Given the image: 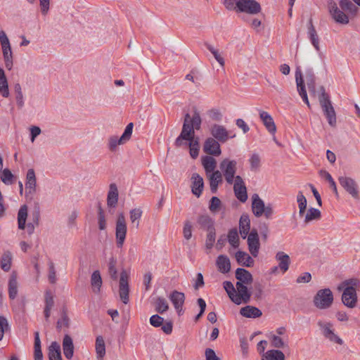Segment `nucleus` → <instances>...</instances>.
Instances as JSON below:
<instances>
[{
	"label": "nucleus",
	"instance_id": "f257e3e1",
	"mask_svg": "<svg viewBox=\"0 0 360 360\" xmlns=\"http://www.w3.org/2000/svg\"><path fill=\"white\" fill-rule=\"evenodd\" d=\"M328 10L331 18L338 24L345 25L349 22V16H355L359 8L349 0L328 1Z\"/></svg>",
	"mask_w": 360,
	"mask_h": 360
},
{
	"label": "nucleus",
	"instance_id": "f03ea898",
	"mask_svg": "<svg viewBox=\"0 0 360 360\" xmlns=\"http://www.w3.org/2000/svg\"><path fill=\"white\" fill-rule=\"evenodd\" d=\"M202 124V119L198 110H193V116L191 117L188 113L184 116V124L179 136L175 140V146L181 147L186 146L188 140H192L195 137V130H200Z\"/></svg>",
	"mask_w": 360,
	"mask_h": 360
},
{
	"label": "nucleus",
	"instance_id": "7ed1b4c3",
	"mask_svg": "<svg viewBox=\"0 0 360 360\" xmlns=\"http://www.w3.org/2000/svg\"><path fill=\"white\" fill-rule=\"evenodd\" d=\"M359 285L357 279L345 280L339 286L338 290H343L342 295V303L349 308H354L357 303L356 288Z\"/></svg>",
	"mask_w": 360,
	"mask_h": 360
},
{
	"label": "nucleus",
	"instance_id": "20e7f679",
	"mask_svg": "<svg viewBox=\"0 0 360 360\" xmlns=\"http://www.w3.org/2000/svg\"><path fill=\"white\" fill-rule=\"evenodd\" d=\"M237 161L229 158H224L219 164L220 172L229 185H232L233 181L237 179Z\"/></svg>",
	"mask_w": 360,
	"mask_h": 360
},
{
	"label": "nucleus",
	"instance_id": "39448f33",
	"mask_svg": "<svg viewBox=\"0 0 360 360\" xmlns=\"http://www.w3.org/2000/svg\"><path fill=\"white\" fill-rule=\"evenodd\" d=\"M333 294L330 288L317 291L313 299L314 305L319 309H329L333 303Z\"/></svg>",
	"mask_w": 360,
	"mask_h": 360
},
{
	"label": "nucleus",
	"instance_id": "423d86ee",
	"mask_svg": "<svg viewBox=\"0 0 360 360\" xmlns=\"http://www.w3.org/2000/svg\"><path fill=\"white\" fill-rule=\"evenodd\" d=\"M317 325L321 330L322 335L332 343L342 345L344 341L335 333L333 323L330 321H319Z\"/></svg>",
	"mask_w": 360,
	"mask_h": 360
},
{
	"label": "nucleus",
	"instance_id": "0eeeda50",
	"mask_svg": "<svg viewBox=\"0 0 360 360\" xmlns=\"http://www.w3.org/2000/svg\"><path fill=\"white\" fill-rule=\"evenodd\" d=\"M321 94L319 100L320 105L323 109L325 115L327 117L328 124L334 127L336 124V115L335 110L331 104L328 95L326 93L325 89L321 88Z\"/></svg>",
	"mask_w": 360,
	"mask_h": 360
},
{
	"label": "nucleus",
	"instance_id": "6e6552de",
	"mask_svg": "<svg viewBox=\"0 0 360 360\" xmlns=\"http://www.w3.org/2000/svg\"><path fill=\"white\" fill-rule=\"evenodd\" d=\"M134 124L132 122L129 123L122 135L118 138L116 136H111L108 139V146L110 151H115L117 146L124 144L131 137L133 131Z\"/></svg>",
	"mask_w": 360,
	"mask_h": 360
},
{
	"label": "nucleus",
	"instance_id": "1a4fd4ad",
	"mask_svg": "<svg viewBox=\"0 0 360 360\" xmlns=\"http://www.w3.org/2000/svg\"><path fill=\"white\" fill-rule=\"evenodd\" d=\"M235 10L250 15H257L261 12L262 7L255 0H238L236 2Z\"/></svg>",
	"mask_w": 360,
	"mask_h": 360
},
{
	"label": "nucleus",
	"instance_id": "9d476101",
	"mask_svg": "<svg viewBox=\"0 0 360 360\" xmlns=\"http://www.w3.org/2000/svg\"><path fill=\"white\" fill-rule=\"evenodd\" d=\"M127 227L125 217L123 213H120L117 216L115 227L116 243L118 248H122L124 245L127 236Z\"/></svg>",
	"mask_w": 360,
	"mask_h": 360
},
{
	"label": "nucleus",
	"instance_id": "9b49d317",
	"mask_svg": "<svg viewBox=\"0 0 360 360\" xmlns=\"http://www.w3.org/2000/svg\"><path fill=\"white\" fill-rule=\"evenodd\" d=\"M210 134L212 136V138L217 140L221 143L226 142L229 139H233L236 136V134H231L226 128L221 124H214L210 127Z\"/></svg>",
	"mask_w": 360,
	"mask_h": 360
},
{
	"label": "nucleus",
	"instance_id": "f8f14e48",
	"mask_svg": "<svg viewBox=\"0 0 360 360\" xmlns=\"http://www.w3.org/2000/svg\"><path fill=\"white\" fill-rule=\"evenodd\" d=\"M0 43L1 45L6 66H11L13 65V57L11 44L6 32L3 30L0 31Z\"/></svg>",
	"mask_w": 360,
	"mask_h": 360
},
{
	"label": "nucleus",
	"instance_id": "ddd939ff",
	"mask_svg": "<svg viewBox=\"0 0 360 360\" xmlns=\"http://www.w3.org/2000/svg\"><path fill=\"white\" fill-rule=\"evenodd\" d=\"M236 287L237 291L236 292V295L233 296V302L236 304H240L242 302H249L251 297V293L249 291L247 285L241 283L240 282H236Z\"/></svg>",
	"mask_w": 360,
	"mask_h": 360
},
{
	"label": "nucleus",
	"instance_id": "4468645a",
	"mask_svg": "<svg viewBox=\"0 0 360 360\" xmlns=\"http://www.w3.org/2000/svg\"><path fill=\"white\" fill-rule=\"evenodd\" d=\"M129 276L126 271L123 270L120 274V285H119V295L121 300L124 304L129 302Z\"/></svg>",
	"mask_w": 360,
	"mask_h": 360
},
{
	"label": "nucleus",
	"instance_id": "2eb2a0df",
	"mask_svg": "<svg viewBox=\"0 0 360 360\" xmlns=\"http://www.w3.org/2000/svg\"><path fill=\"white\" fill-rule=\"evenodd\" d=\"M340 184L354 198H359L358 186L356 181L347 176H340L338 178Z\"/></svg>",
	"mask_w": 360,
	"mask_h": 360
},
{
	"label": "nucleus",
	"instance_id": "dca6fc26",
	"mask_svg": "<svg viewBox=\"0 0 360 360\" xmlns=\"http://www.w3.org/2000/svg\"><path fill=\"white\" fill-rule=\"evenodd\" d=\"M232 185H233V191L237 199L245 202L248 199V193L243 178L240 176H237V179Z\"/></svg>",
	"mask_w": 360,
	"mask_h": 360
},
{
	"label": "nucleus",
	"instance_id": "f3484780",
	"mask_svg": "<svg viewBox=\"0 0 360 360\" xmlns=\"http://www.w3.org/2000/svg\"><path fill=\"white\" fill-rule=\"evenodd\" d=\"M246 238H248L249 251L253 257H256L258 255L260 246L257 230L252 229Z\"/></svg>",
	"mask_w": 360,
	"mask_h": 360
},
{
	"label": "nucleus",
	"instance_id": "a211bd4d",
	"mask_svg": "<svg viewBox=\"0 0 360 360\" xmlns=\"http://www.w3.org/2000/svg\"><path fill=\"white\" fill-rule=\"evenodd\" d=\"M203 150L208 155L219 156L221 153L219 141L212 137L207 138L204 143Z\"/></svg>",
	"mask_w": 360,
	"mask_h": 360
},
{
	"label": "nucleus",
	"instance_id": "6ab92c4d",
	"mask_svg": "<svg viewBox=\"0 0 360 360\" xmlns=\"http://www.w3.org/2000/svg\"><path fill=\"white\" fill-rule=\"evenodd\" d=\"M295 80L297 91L300 96L302 97L303 101L307 105V106L310 108V103L308 100L307 94L304 84L303 74L300 69H297L295 72Z\"/></svg>",
	"mask_w": 360,
	"mask_h": 360
},
{
	"label": "nucleus",
	"instance_id": "aec40b11",
	"mask_svg": "<svg viewBox=\"0 0 360 360\" xmlns=\"http://www.w3.org/2000/svg\"><path fill=\"white\" fill-rule=\"evenodd\" d=\"M295 80L297 91L300 96L302 97L303 101L307 105V106L310 108V103L308 100L307 94L304 84L303 74L300 69H297L295 72Z\"/></svg>",
	"mask_w": 360,
	"mask_h": 360
},
{
	"label": "nucleus",
	"instance_id": "412c9836",
	"mask_svg": "<svg viewBox=\"0 0 360 360\" xmlns=\"http://www.w3.org/2000/svg\"><path fill=\"white\" fill-rule=\"evenodd\" d=\"M169 298L173 304L175 309L180 315L182 311L183 304L185 301L184 293L177 290H174L169 295Z\"/></svg>",
	"mask_w": 360,
	"mask_h": 360
},
{
	"label": "nucleus",
	"instance_id": "4be33fe9",
	"mask_svg": "<svg viewBox=\"0 0 360 360\" xmlns=\"http://www.w3.org/2000/svg\"><path fill=\"white\" fill-rule=\"evenodd\" d=\"M259 117L266 130L274 135L276 132V126L271 115L266 111L259 110Z\"/></svg>",
	"mask_w": 360,
	"mask_h": 360
},
{
	"label": "nucleus",
	"instance_id": "5701e85b",
	"mask_svg": "<svg viewBox=\"0 0 360 360\" xmlns=\"http://www.w3.org/2000/svg\"><path fill=\"white\" fill-rule=\"evenodd\" d=\"M36 176L33 169H28L26 176L25 189L26 195H33L36 191Z\"/></svg>",
	"mask_w": 360,
	"mask_h": 360
},
{
	"label": "nucleus",
	"instance_id": "b1692460",
	"mask_svg": "<svg viewBox=\"0 0 360 360\" xmlns=\"http://www.w3.org/2000/svg\"><path fill=\"white\" fill-rule=\"evenodd\" d=\"M210 181V186L212 193H215L217 191L219 184L222 182L223 175L219 170L214 171L206 174Z\"/></svg>",
	"mask_w": 360,
	"mask_h": 360
},
{
	"label": "nucleus",
	"instance_id": "393cba45",
	"mask_svg": "<svg viewBox=\"0 0 360 360\" xmlns=\"http://www.w3.org/2000/svg\"><path fill=\"white\" fill-rule=\"evenodd\" d=\"M252 210L255 217H259L264 212V202L257 194H254L252 197Z\"/></svg>",
	"mask_w": 360,
	"mask_h": 360
},
{
	"label": "nucleus",
	"instance_id": "a878e982",
	"mask_svg": "<svg viewBox=\"0 0 360 360\" xmlns=\"http://www.w3.org/2000/svg\"><path fill=\"white\" fill-rule=\"evenodd\" d=\"M192 193L197 197H200L204 186L203 179L198 174H193L191 176Z\"/></svg>",
	"mask_w": 360,
	"mask_h": 360
},
{
	"label": "nucleus",
	"instance_id": "bb28decb",
	"mask_svg": "<svg viewBox=\"0 0 360 360\" xmlns=\"http://www.w3.org/2000/svg\"><path fill=\"white\" fill-rule=\"evenodd\" d=\"M63 349L65 358L71 359L74 355V345L72 338L66 334L63 340Z\"/></svg>",
	"mask_w": 360,
	"mask_h": 360
},
{
	"label": "nucleus",
	"instance_id": "cd10ccee",
	"mask_svg": "<svg viewBox=\"0 0 360 360\" xmlns=\"http://www.w3.org/2000/svg\"><path fill=\"white\" fill-rule=\"evenodd\" d=\"M276 259L278 262V267L283 273L286 272L290 266V258L284 252L279 251L276 253Z\"/></svg>",
	"mask_w": 360,
	"mask_h": 360
},
{
	"label": "nucleus",
	"instance_id": "c85d7f7f",
	"mask_svg": "<svg viewBox=\"0 0 360 360\" xmlns=\"http://www.w3.org/2000/svg\"><path fill=\"white\" fill-rule=\"evenodd\" d=\"M240 314L244 317L251 319L259 318L262 315V312L259 308L251 305L242 307Z\"/></svg>",
	"mask_w": 360,
	"mask_h": 360
},
{
	"label": "nucleus",
	"instance_id": "c756f323",
	"mask_svg": "<svg viewBox=\"0 0 360 360\" xmlns=\"http://www.w3.org/2000/svg\"><path fill=\"white\" fill-rule=\"evenodd\" d=\"M236 278L237 282L249 285L252 283L253 278L252 274L246 269L243 268H238L236 271Z\"/></svg>",
	"mask_w": 360,
	"mask_h": 360
},
{
	"label": "nucleus",
	"instance_id": "7c9ffc66",
	"mask_svg": "<svg viewBox=\"0 0 360 360\" xmlns=\"http://www.w3.org/2000/svg\"><path fill=\"white\" fill-rule=\"evenodd\" d=\"M216 265L221 273L226 274L231 270L230 259L226 255H219L216 260Z\"/></svg>",
	"mask_w": 360,
	"mask_h": 360
},
{
	"label": "nucleus",
	"instance_id": "2f4dec72",
	"mask_svg": "<svg viewBox=\"0 0 360 360\" xmlns=\"http://www.w3.org/2000/svg\"><path fill=\"white\" fill-rule=\"evenodd\" d=\"M250 229V220L248 214H243L239 221V231L243 238H246Z\"/></svg>",
	"mask_w": 360,
	"mask_h": 360
},
{
	"label": "nucleus",
	"instance_id": "473e14b6",
	"mask_svg": "<svg viewBox=\"0 0 360 360\" xmlns=\"http://www.w3.org/2000/svg\"><path fill=\"white\" fill-rule=\"evenodd\" d=\"M237 262L247 267L252 266L254 264V259L245 252L238 251L235 255Z\"/></svg>",
	"mask_w": 360,
	"mask_h": 360
},
{
	"label": "nucleus",
	"instance_id": "72a5a7b5",
	"mask_svg": "<svg viewBox=\"0 0 360 360\" xmlns=\"http://www.w3.org/2000/svg\"><path fill=\"white\" fill-rule=\"evenodd\" d=\"M197 223L200 229L207 232L215 230L213 220L207 214L199 216L197 219Z\"/></svg>",
	"mask_w": 360,
	"mask_h": 360
},
{
	"label": "nucleus",
	"instance_id": "f704fd0d",
	"mask_svg": "<svg viewBox=\"0 0 360 360\" xmlns=\"http://www.w3.org/2000/svg\"><path fill=\"white\" fill-rule=\"evenodd\" d=\"M202 165L206 174L216 171L215 169L217 167V161L213 157L210 155H206L202 158Z\"/></svg>",
	"mask_w": 360,
	"mask_h": 360
},
{
	"label": "nucleus",
	"instance_id": "c9c22d12",
	"mask_svg": "<svg viewBox=\"0 0 360 360\" xmlns=\"http://www.w3.org/2000/svg\"><path fill=\"white\" fill-rule=\"evenodd\" d=\"M118 201V190L115 184L110 185V190L108 194L107 202L110 207H115Z\"/></svg>",
	"mask_w": 360,
	"mask_h": 360
},
{
	"label": "nucleus",
	"instance_id": "e433bc0d",
	"mask_svg": "<svg viewBox=\"0 0 360 360\" xmlns=\"http://www.w3.org/2000/svg\"><path fill=\"white\" fill-rule=\"evenodd\" d=\"M96 353L98 360H104L105 355V345L102 336H98L96 340Z\"/></svg>",
	"mask_w": 360,
	"mask_h": 360
},
{
	"label": "nucleus",
	"instance_id": "4c0bfd02",
	"mask_svg": "<svg viewBox=\"0 0 360 360\" xmlns=\"http://www.w3.org/2000/svg\"><path fill=\"white\" fill-rule=\"evenodd\" d=\"M49 360H62L60 346L58 342H53L49 346Z\"/></svg>",
	"mask_w": 360,
	"mask_h": 360
},
{
	"label": "nucleus",
	"instance_id": "58836bf2",
	"mask_svg": "<svg viewBox=\"0 0 360 360\" xmlns=\"http://www.w3.org/2000/svg\"><path fill=\"white\" fill-rule=\"evenodd\" d=\"M28 207L26 205L20 207L18 213V229L23 230L25 228L26 220L27 218Z\"/></svg>",
	"mask_w": 360,
	"mask_h": 360
},
{
	"label": "nucleus",
	"instance_id": "ea45409f",
	"mask_svg": "<svg viewBox=\"0 0 360 360\" xmlns=\"http://www.w3.org/2000/svg\"><path fill=\"white\" fill-rule=\"evenodd\" d=\"M18 283L15 275H11L8 281V295L9 298L14 300L18 295Z\"/></svg>",
	"mask_w": 360,
	"mask_h": 360
},
{
	"label": "nucleus",
	"instance_id": "a19ab883",
	"mask_svg": "<svg viewBox=\"0 0 360 360\" xmlns=\"http://www.w3.org/2000/svg\"><path fill=\"white\" fill-rule=\"evenodd\" d=\"M91 284L94 292L98 293L100 292V289L102 285V278L99 271H94L91 274Z\"/></svg>",
	"mask_w": 360,
	"mask_h": 360
},
{
	"label": "nucleus",
	"instance_id": "79ce46f5",
	"mask_svg": "<svg viewBox=\"0 0 360 360\" xmlns=\"http://www.w3.org/2000/svg\"><path fill=\"white\" fill-rule=\"evenodd\" d=\"M262 360H285V355L281 350L271 349L264 354Z\"/></svg>",
	"mask_w": 360,
	"mask_h": 360
},
{
	"label": "nucleus",
	"instance_id": "37998d69",
	"mask_svg": "<svg viewBox=\"0 0 360 360\" xmlns=\"http://www.w3.org/2000/svg\"><path fill=\"white\" fill-rule=\"evenodd\" d=\"M0 94L5 98L9 96L8 81L3 69H0Z\"/></svg>",
	"mask_w": 360,
	"mask_h": 360
},
{
	"label": "nucleus",
	"instance_id": "c03bdc74",
	"mask_svg": "<svg viewBox=\"0 0 360 360\" xmlns=\"http://www.w3.org/2000/svg\"><path fill=\"white\" fill-rule=\"evenodd\" d=\"M321 214L319 210L310 207L304 216V223L309 224L314 220H319L321 219Z\"/></svg>",
	"mask_w": 360,
	"mask_h": 360
},
{
	"label": "nucleus",
	"instance_id": "a18cd8bd",
	"mask_svg": "<svg viewBox=\"0 0 360 360\" xmlns=\"http://www.w3.org/2000/svg\"><path fill=\"white\" fill-rule=\"evenodd\" d=\"M12 254L9 251H5L1 259V268L5 271H8L11 267Z\"/></svg>",
	"mask_w": 360,
	"mask_h": 360
},
{
	"label": "nucleus",
	"instance_id": "49530a36",
	"mask_svg": "<svg viewBox=\"0 0 360 360\" xmlns=\"http://www.w3.org/2000/svg\"><path fill=\"white\" fill-rule=\"evenodd\" d=\"M186 142H187V145L186 146H188L189 148H190V155H191V156L193 159L196 158L198 157V155L199 149H200L199 139L198 137L197 138H194L192 140L186 141Z\"/></svg>",
	"mask_w": 360,
	"mask_h": 360
},
{
	"label": "nucleus",
	"instance_id": "de8ad7c7",
	"mask_svg": "<svg viewBox=\"0 0 360 360\" xmlns=\"http://www.w3.org/2000/svg\"><path fill=\"white\" fill-rule=\"evenodd\" d=\"M248 162L250 163V169L252 172H257L261 166V158L258 153H253L250 157Z\"/></svg>",
	"mask_w": 360,
	"mask_h": 360
},
{
	"label": "nucleus",
	"instance_id": "09e8293b",
	"mask_svg": "<svg viewBox=\"0 0 360 360\" xmlns=\"http://www.w3.org/2000/svg\"><path fill=\"white\" fill-rule=\"evenodd\" d=\"M203 75L200 69H192L191 72L186 75V79L191 81L195 84H199L202 79Z\"/></svg>",
	"mask_w": 360,
	"mask_h": 360
},
{
	"label": "nucleus",
	"instance_id": "8fccbe9b",
	"mask_svg": "<svg viewBox=\"0 0 360 360\" xmlns=\"http://www.w3.org/2000/svg\"><path fill=\"white\" fill-rule=\"evenodd\" d=\"M142 213L143 212L140 208L132 209L129 212L131 222L136 229L139 226V221L142 216Z\"/></svg>",
	"mask_w": 360,
	"mask_h": 360
},
{
	"label": "nucleus",
	"instance_id": "3c124183",
	"mask_svg": "<svg viewBox=\"0 0 360 360\" xmlns=\"http://www.w3.org/2000/svg\"><path fill=\"white\" fill-rule=\"evenodd\" d=\"M297 202L299 207V215L303 216L307 205V201L302 191H299L297 195Z\"/></svg>",
	"mask_w": 360,
	"mask_h": 360
},
{
	"label": "nucleus",
	"instance_id": "603ef678",
	"mask_svg": "<svg viewBox=\"0 0 360 360\" xmlns=\"http://www.w3.org/2000/svg\"><path fill=\"white\" fill-rule=\"evenodd\" d=\"M269 338L271 341V346L274 347L284 348L287 346V344L283 341V340L276 334L271 333L269 335Z\"/></svg>",
	"mask_w": 360,
	"mask_h": 360
},
{
	"label": "nucleus",
	"instance_id": "864d4df0",
	"mask_svg": "<svg viewBox=\"0 0 360 360\" xmlns=\"http://www.w3.org/2000/svg\"><path fill=\"white\" fill-rule=\"evenodd\" d=\"M169 304L165 298L159 297L155 300V310L160 314H162L167 311Z\"/></svg>",
	"mask_w": 360,
	"mask_h": 360
},
{
	"label": "nucleus",
	"instance_id": "5fc2aeb1",
	"mask_svg": "<svg viewBox=\"0 0 360 360\" xmlns=\"http://www.w3.org/2000/svg\"><path fill=\"white\" fill-rule=\"evenodd\" d=\"M117 259L115 257H111L109 259L108 262V274L110 276V278L115 281H116L118 278L117 271L116 269Z\"/></svg>",
	"mask_w": 360,
	"mask_h": 360
},
{
	"label": "nucleus",
	"instance_id": "6e6d98bb",
	"mask_svg": "<svg viewBox=\"0 0 360 360\" xmlns=\"http://www.w3.org/2000/svg\"><path fill=\"white\" fill-rule=\"evenodd\" d=\"M228 240L233 248H238L239 245V238L238 231L236 229H231L228 233Z\"/></svg>",
	"mask_w": 360,
	"mask_h": 360
},
{
	"label": "nucleus",
	"instance_id": "4d7b16f0",
	"mask_svg": "<svg viewBox=\"0 0 360 360\" xmlns=\"http://www.w3.org/2000/svg\"><path fill=\"white\" fill-rule=\"evenodd\" d=\"M320 174L321 177L324 178L326 181H328V184H330V187L332 188L333 192L335 193L336 196H338V192L336 186V184L334 181L332 176L326 171L321 170L320 172Z\"/></svg>",
	"mask_w": 360,
	"mask_h": 360
},
{
	"label": "nucleus",
	"instance_id": "13d9d810",
	"mask_svg": "<svg viewBox=\"0 0 360 360\" xmlns=\"http://www.w3.org/2000/svg\"><path fill=\"white\" fill-rule=\"evenodd\" d=\"M15 93L16 103L18 107L22 108L24 105L23 94L20 84H15L14 86Z\"/></svg>",
	"mask_w": 360,
	"mask_h": 360
},
{
	"label": "nucleus",
	"instance_id": "bf43d9fd",
	"mask_svg": "<svg viewBox=\"0 0 360 360\" xmlns=\"http://www.w3.org/2000/svg\"><path fill=\"white\" fill-rule=\"evenodd\" d=\"M207 49L213 54L214 58L217 60V61L219 63L220 66H224L225 65L224 58L221 56V55L219 53L217 49H216L212 45H207Z\"/></svg>",
	"mask_w": 360,
	"mask_h": 360
},
{
	"label": "nucleus",
	"instance_id": "052dcab7",
	"mask_svg": "<svg viewBox=\"0 0 360 360\" xmlns=\"http://www.w3.org/2000/svg\"><path fill=\"white\" fill-rule=\"evenodd\" d=\"M224 288L226 291L229 298L231 300L232 302H234V297L233 296L236 295V289L230 281H224Z\"/></svg>",
	"mask_w": 360,
	"mask_h": 360
},
{
	"label": "nucleus",
	"instance_id": "680f3d73",
	"mask_svg": "<svg viewBox=\"0 0 360 360\" xmlns=\"http://www.w3.org/2000/svg\"><path fill=\"white\" fill-rule=\"evenodd\" d=\"M13 175L8 169H4L1 174V181L7 184H11L13 181Z\"/></svg>",
	"mask_w": 360,
	"mask_h": 360
},
{
	"label": "nucleus",
	"instance_id": "e2e57ef3",
	"mask_svg": "<svg viewBox=\"0 0 360 360\" xmlns=\"http://www.w3.org/2000/svg\"><path fill=\"white\" fill-rule=\"evenodd\" d=\"M9 328L7 319L0 315V341L3 339L4 333Z\"/></svg>",
	"mask_w": 360,
	"mask_h": 360
},
{
	"label": "nucleus",
	"instance_id": "0e129e2a",
	"mask_svg": "<svg viewBox=\"0 0 360 360\" xmlns=\"http://www.w3.org/2000/svg\"><path fill=\"white\" fill-rule=\"evenodd\" d=\"M215 230L207 232L205 241V246L207 249H211L215 242Z\"/></svg>",
	"mask_w": 360,
	"mask_h": 360
},
{
	"label": "nucleus",
	"instance_id": "69168bd1",
	"mask_svg": "<svg viewBox=\"0 0 360 360\" xmlns=\"http://www.w3.org/2000/svg\"><path fill=\"white\" fill-rule=\"evenodd\" d=\"M221 205V200L219 198L213 196L210 200L209 208L211 212H216L219 210Z\"/></svg>",
	"mask_w": 360,
	"mask_h": 360
},
{
	"label": "nucleus",
	"instance_id": "338daca9",
	"mask_svg": "<svg viewBox=\"0 0 360 360\" xmlns=\"http://www.w3.org/2000/svg\"><path fill=\"white\" fill-rule=\"evenodd\" d=\"M184 237L186 240H188L192 237V226L190 221H186L184 223L183 229Z\"/></svg>",
	"mask_w": 360,
	"mask_h": 360
},
{
	"label": "nucleus",
	"instance_id": "774afa93",
	"mask_svg": "<svg viewBox=\"0 0 360 360\" xmlns=\"http://www.w3.org/2000/svg\"><path fill=\"white\" fill-rule=\"evenodd\" d=\"M306 81L307 85L310 88L311 86L314 88V75L312 72L311 69L307 70L305 74H304V82Z\"/></svg>",
	"mask_w": 360,
	"mask_h": 360
}]
</instances>
